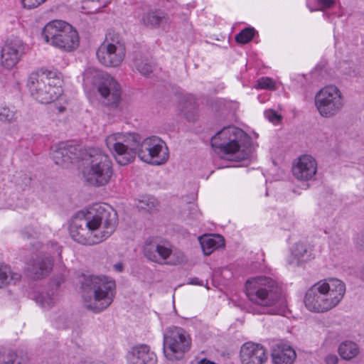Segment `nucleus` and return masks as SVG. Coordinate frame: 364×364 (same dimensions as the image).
Segmentation results:
<instances>
[{
  "label": "nucleus",
  "instance_id": "1",
  "mask_svg": "<svg viewBox=\"0 0 364 364\" xmlns=\"http://www.w3.org/2000/svg\"><path fill=\"white\" fill-rule=\"evenodd\" d=\"M117 213L109 207L95 204L78 212L69 228L71 237L83 245H94L108 238L115 230Z\"/></svg>",
  "mask_w": 364,
  "mask_h": 364
},
{
  "label": "nucleus",
  "instance_id": "2",
  "mask_svg": "<svg viewBox=\"0 0 364 364\" xmlns=\"http://www.w3.org/2000/svg\"><path fill=\"white\" fill-rule=\"evenodd\" d=\"M245 294L255 306L253 314L283 315L287 311L286 296L277 282L270 277L260 276L247 279Z\"/></svg>",
  "mask_w": 364,
  "mask_h": 364
},
{
  "label": "nucleus",
  "instance_id": "3",
  "mask_svg": "<svg viewBox=\"0 0 364 364\" xmlns=\"http://www.w3.org/2000/svg\"><path fill=\"white\" fill-rule=\"evenodd\" d=\"M85 307L95 313L108 308L113 301L115 282L105 276H85L81 282Z\"/></svg>",
  "mask_w": 364,
  "mask_h": 364
},
{
  "label": "nucleus",
  "instance_id": "4",
  "mask_svg": "<svg viewBox=\"0 0 364 364\" xmlns=\"http://www.w3.org/2000/svg\"><path fill=\"white\" fill-rule=\"evenodd\" d=\"M83 81L86 85L97 86L102 104L108 111L114 114L121 112L122 90L113 77L93 68H88L83 73Z\"/></svg>",
  "mask_w": 364,
  "mask_h": 364
},
{
  "label": "nucleus",
  "instance_id": "5",
  "mask_svg": "<svg viewBox=\"0 0 364 364\" xmlns=\"http://www.w3.org/2000/svg\"><path fill=\"white\" fill-rule=\"evenodd\" d=\"M110 156L100 149H90L85 159L82 174L86 183L94 187L107 185L113 176Z\"/></svg>",
  "mask_w": 364,
  "mask_h": 364
},
{
  "label": "nucleus",
  "instance_id": "6",
  "mask_svg": "<svg viewBox=\"0 0 364 364\" xmlns=\"http://www.w3.org/2000/svg\"><path fill=\"white\" fill-rule=\"evenodd\" d=\"M245 137V134L241 129L230 126L223 128L213 136L210 143L216 151L230 156V160L239 161L247 159L252 153L251 146L242 148L241 141Z\"/></svg>",
  "mask_w": 364,
  "mask_h": 364
},
{
  "label": "nucleus",
  "instance_id": "7",
  "mask_svg": "<svg viewBox=\"0 0 364 364\" xmlns=\"http://www.w3.org/2000/svg\"><path fill=\"white\" fill-rule=\"evenodd\" d=\"M45 41L63 51L71 52L77 48L80 38L77 31L69 23L61 20L48 22L42 31Z\"/></svg>",
  "mask_w": 364,
  "mask_h": 364
},
{
  "label": "nucleus",
  "instance_id": "8",
  "mask_svg": "<svg viewBox=\"0 0 364 364\" xmlns=\"http://www.w3.org/2000/svg\"><path fill=\"white\" fill-rule=\"evenodd\" d=\"M31 95L42 104L50 103L62 94L61 80L53 76V73H32L27 82Z\"/></svg>",
  "mask_w": 364,
  "mask_h": 364
},
{
  "label": "nucleus",
  "instance_id": "9",
  "mask_svg": "<svg viewBox=\"0 0 364 364\" xmlns=\"http://www.w3.org/2000/svg\"><path fill=\"white\" fill-rule=\"evenodd\" d=\"M140 136L136 133L117 132L108 135L105 139L106 146L116 162L120 166L127 165L135 159L137 155V145Z\"/></svg>",
  "mask_w": 364,
  "mask_h": 364
},
{
  "label": "nucleus",
  "instance_id": "10",
  "mask_svg": "<svg viewBox=\"0 0 364 364\" xmlns=\"http://www.w3.org/2000/svg\"><path fill=\"white\" fill-rule=\"evenodd\" d=\"M192 340L190 334L178 326L168 328L164 334V353L171 361L182 359L191 348Z\"/></svg>",
  "mask_w": 364,
  "mask_h": 364
},
{
  "label": "nucleus",
  "instance_id": "11",
  "mask_svg": "<svg viewBox=\"0 0 364 364\" xmlns=\"http://www.w3.org/2000/svg\"><path fill=\"white\" fill-rule=\"evenodd\" d=\"M144 256L159 264L178 265L185 260L183 253L173 250L171 244L166 240H147L144 246Z\"/></svg>",
  "mask_w": 364,
  "mask_h": 364
},
{
  "label": "nucleus",
  "instance_id": "12",
  "mask_svg": "<svg viewBox=\"0 0 364 364\" xmlns=\"http://www.w3.org/2000/svg\"><path fill=\"white\" fill-rule=\"evenodd\" d=\"M137 156L141 161L154 166L164 164L169 157L166 143L156 136L140 140L137 145Z\"/></svg>",
  "mask_w": 364,
  "mask_h": 364
},
{
  "label": "nucleus",
  "instance_id": "13",
  "mask_svg": "<svg viewBox=\"0 0 364 364\" xmlns=\"http://www.w3.org/2000/svg\"><path fill=\"white\" fill-rule=\"evenodd\" d=\"M315 106L322 117L329 118L335 116L343 106L341 91L334 85L322 88L315 96Z\"/></svg>",
  "mask_w": 364,
  "mask_h": 364
},
{
  "label": "nucleus",
  "instance_id": "14",
  "mask_svg": "<svg viewBox=\"0 0 364 364\" xmlns=\"http://www.w3.org/2000/svg\"><path fill=\"white\" fill-rule=\"evenodd\" d=\"M321 282L328 311L341 302L346 292V285L341 280L335 278L321 280Z\"/></svg>",
  "mask_w": 364,
  "mask_h": 364
},
{
  "label": "nucleus",
  "instance_id": "15",
  "mask_svg": "<svg viewBox=\"0 0 364 364\" xmlns=\"http://www.w3.org/2000/svg\"><path fill=\"white\" fill-rule=\"evenodd\" d=\"M126 53V48L111 46L109 45H100L97 50L96 55L99 62L109 68L119 66L123 62Z\"/></svg>",
  "mask_w": 364,
  "mask_h": 364
},
{
  "label": "nucleus",
  "instance_id": "16",
  "mask_svg": "<svg viewBox=\"0 0 364 364\" xmlns=\"http://www.w3.org/2000/svg\"><path fill=\"white\" fill-rule=\"evenodd\" d=\"M23 46L18 38L10 39L6 41L1 48V63L6 69H11L19 61Z\"/></svg>",
  "mask_w": 364,
  "mask_h": 364
},
{
  "label": "nucleus",
  "instance_id": "17",
  "mask_svg": "<svg viewBox=\"0 0 364 364\" xmlns=\"http://www.w3.org/2000/svg\"><path fill=\"white\" fill-rule=\"evenodd\" d=\"M321 280L314 284L306 293L304 304L311 311L325 312L328 311Z\"/></svg>",
  "mask_w": 364,
  "mask_h": 364
},
{
  "label": "nucleus",
  "instance_id": "18",
  "mask_svg": "<svg viewBox=\"0 0 364 364\" xmlns=\"http://www.w3.org/2000/svg\"><path fill=\"white\" fill-rule=\"evenodd\" d=\"M240 356L242 364H264L267 360L264 348L252 342H247L242 346Z\"/></svg>",
  "mask_w": 364,
  "mask_h": 364
},
{
  "label": "nucleus",
  "instance_id": "19",
  "mask_svg": "<svg viewBox=\"0 0 364 364\" xmlns=\"http://www.w3.org/2000/svg\"><path fill=\"white\" fill-rule=\"evenodd\" d=\"M78 148L63 143L52 148L51 156L55 164L63 167H67L79 159Z\"/></svg>",
  "mask_w": 364,
  "mask_h": 364
},
{
  "label": "nucleus",
  "instance_id": "20",
  "mask_svg": "<svg viewBox=\"0 0 364 364\" xmlns=\"http://www.w3.org/2000/svg\"><path fill=\"white\" fill-rule=\"evenodd\" d=\"M317 163L309 155L300 156L292 167V173L296 178L300 181L311 180L316 173Z\"/></svg>",
  "mask_w": 364,
  "mask_h": 364
},
{
  "label": "nucleus",
  "instance_id": "21",
  "mask_svg": "<svg viewBox=\"0 0 364 364\" xmlns=\"http://www.w3.org/2000/svg\"><path fill=\"white\" fill-rule=\"evenodd\" d=\"M53 266V261L50 257L41 255L28 264L27 270L33 279H39L48 275Z\"/></svg>",
  "mask_w": 364,
  "mask_h": 364
},
{
  "label": "nucleus",
  "instance_id": "22",
  "mask_svg": "<svg viewBox=\"0 0 364 364\" xmlns=\"http://www.w3.org/2000/svg\"><path fill=\"white\" fill-rule=\"evenodd\" d=\"M128 364H156V356L145 344L135 346L128 353Z\"/></svg>",
  "mask_w": 364,
  "mask_h": 364
},
{
  "label": "nucleus",
  "instance_id": "23",
  "mask_svg": "<svg viewBox=\"0 0 364 364\" xmlns=\"http://www.w3.org/2000/svg\"><path fill=\"white\" fill-rule=\"evenodd\" d=\"M291 255L296 265H301L315 258L314 246L307 241H299L292 247Z\"/></svg>",
  "mask_w": 364,
  "mask_h": 364
},
{
  "label": "nucleus",
  "instance_id": "24",
  "mask_svg": "<svg viewBox=\"0 0 364 364\" xmlns=\"http://www.w3.org/2000/svg\"><path fill=\"white\" fill-rule=\"evenodd\" d=\"M141 23L151 28L164 27L170 23V18L167 13L161 9H150L144 13Z\"/></svg>",
  "mask_w": 364,
  "mask_h": 364
},
{
  "label": "nucleus",
  "instance_id": "25",
  "mask_svg": "<svg viewBox=\"0 0 364 364\" xmlns=\"http://www.w3.org/2000/svg\"><path fill=\"white\" fill-rule=\"evenodd\" d=\"M271 355L273 364H293L296 358L294 350L284 344L274 345Z\"/></svg>",
  "mask_w": 364,
  "mask_h": 364
},
{
  "label": "nucleus",
  "instance_id": "26",
  "mask_svg": "<svg viewBox=\"0 0 364 364\" xmlns=\"http://www.w3.org/2000/svg\"><path fill=\"white\" fill-rule=\"evenodd\" d=\"M199 242L205 255H210L215 250L225 246L224 238L220 235H203L199 237Z\"/></svg>",
  "mask_w": 364,
  "mask_h": 364
},
{
  "label": "nucleus",
  "instance_id": "27",
  "mask_svg": "<svg viewBox=\"0 0 364 364\" xmlns=\"http://www.w3.org/2000/svg\"><path fill=\"white\" fill-rule=\"evenodd\" d=\"M26 353L14 350H0V364H28Z\"/></svg>",
  "mask_w": 364,
  "mask_h": 364
},
{
  "label": "nucleus",
  "instance_id": "28",
  "mask_svg": "<svg viewBox=\"0 0 364 364\" xmlns=\"http://www.w3.org/2000/svg\"><path fill=\"white\" fill-rule=\"evenodd\" d=\"M21 277L20 274L13 272L8 265L0 264V289L15 284Z\"/></svg>",
  "mask_w": 364,
  "mask_h": 364
},
{
  "label": "nucleus",
  "instance_id": "29",
  "mask_svg": "<svg viewBox=\"0 0 364 364\" xmlns=\"http://www.w3.org/2000/svg\"><path fill=\"white\" fill-rule=\"evenodd\" d=\"M181 112L189 121L196 119V102L192 96L184 97L181 102Z\"/></svg>",
  "mask_w": 364,
  "mask_h": 364
},
{
  "label": "nucleus",
  "instance_id": "30",
  "mask_svg": "<svg viewBox=\"0 0 364 364\" xmlns=\"http://www.w3.org/2000/svg\"><path fill=\"white\" fill-rule=\"evenodd\" d=\"M358 346L353 341H344L338 347V353L344 360H351L359 354Z\"/></svg>",
  "mask_w": 364,
  "mask_h": 364
},
{
  "label": "nucleus",
  "instance_id": "31",
  "mask_svg": "<svg viewBox=\"0 0 364 364\" xmlns=\"http://www.w3.org/2000/svg\"><path fill=\"white\" fill-rule=\"evenodd\" d=\"M134 67L141 75H149L153 71L150 60L140 54H136L134 59Z\"/></svg>",
  "mask_w": 364,
  "mask_h": 364
},
{
  "label": "nucleus",
  "instance_id": "32",
  "mask_svg": "<svg viewBox=\"0 0 364 364\" xmlns=\"http://www.w3.org/2000/svg\"><path fill=\"white\" fill-rule=\"evenodd\" d=\"M101 45L111 46L114 47H120L126 48L122 38L118 33L109 31L105 36L104 42Z\"/></svg>",
  "mask_w": 364,
  "mask_h": 364
},
{
  "label": "nucleus",
  "instance_id": "33",
  "mask_svg": "<svg viewBox=\"0 0 364 364\" xmlns=\"http://www.w3.org/2000/svg\"><path fill=\"white\" fill-rule=\"evenodd\" d=\"M158 201L154 198L144 197L137 203L138 208L151 213L156 209Z\"/></svg>",
  "mask_w": 364,
  "mask_h": 364
},
{
  "label": "nucleus",
  "instance_id": "34",
  "mask_svg": "<svg viewBox=\"0 0 364 364\" xmlns=\"http://www.w3.org/2000/svg\"><path fill=\"white\" fill-rule=\"evenodd\" d=\"M36 301L43 308H50L55 303L56 297L53 292L51 294L42 292L37 296Z\"/></svg>",
  "mask_w": 364,
  "mask_h": 364
},
{
  "label": "nucleus",
  "instance_id": "35",
  "mask_svg": "<svg viewBox=\"0 0 364 364\" xmlns=\"http://www.w3.org/2000/svg\"><path fill=\"white\" fill-rule=\"evenodd\" d=\"M255 33L254 28H246L235 36V41L241 44L247 43L253 38Z\"/></svg>",
  "mask_w": 364,
  "mask_h": 364
},
{
  "label": "nucleus",
  "instance_id": "36",
  "mask_svg": "<svg viewBox=\"0 0 364 364\" xmlns=\"http://www.w3.org/2000/svg\"><path fill=\"white\" fill-rule=\"evenodd\" d=\"M257 87L259 89L274 90V81L268 77H262L257 80Z\"/></svg>",
  "mask_w": 364,
  "mask_h": 364
},
{
  "label": "nucleus",
  "instance_id": "37",
  "mask_svg": "<svg viewBox=\"0 0 364 364\" xmlns=\"http://www.w3.org/2000/svg\"><path fill=\"white\" fill-rule=\"evenodd\" d=\"M46 0H21L23 7L27 9H33L38 7Z\"/></svg>",
  "mask_w": 364,
  "mask_h": 364
},
{
  "label": "nucleus",
  "instance_id": "38",
  "mask_svg": "<svg viewBox=\"0 0 364 364\" xmlns=\"http://www.w3.org/2000/svg\"><path fill=\"white\" fill-rule=\"evenodd\" d=\"M264 115L272 122H278L281 119V117L274 110L266 111Z\"/></svg>",
  "mask_w": 364,
  "mask_h": 364
},
{
  "label": "nucleus",
  "instance_id": "39",
  "mask_svg": "<svg viewBox=\"0 0 364 364\" xmlns=\"http://www.w3.org/2000/svg\"><path fill=\"white\" fill-rule=\"evenodd\" d=\"M318 1L321 6V10L329 9L332 7L336 3V0H318Z\"/></svg>",
  "mask_w": 364,
  "mask_h": 364
},
{
  "label": "nucleus",
  "instance_id": "40",
  "mask_svg": "<svg viewBox=\"0 0 364 364\" xmlns=\"http://www.w3.org/2000/svg\"><path fill=\"white\" fill-rule=\"evenodd\" d=\"M338 358L336 355L329 354L325 358V362L326 364H337Z\"/></svg>",
  "mask_w": 364,
  "mask_h": 364
},
{
  "label": "nucleus",
  "instance_id": "41",
  "mask_svg": "<svg viewBox=\"0 0 364 364\" xmlns=\"http://www.w3.org/2000/svg\"><path fill=\"white\" fill-rule=\"evenodd\" d=\"M358 244L360 246L361 250H363L364 252V235H363L361 237V238L360 239V241L358 242ZM360 274H361V278L364 281V263H363V266Z\"/></svg>",
  "mask_w": 364,
  "mask_h": 364
},
{
  "label": "nucleus",
  "instance_id": "42",
  "mask_svg": "<svg viewBox=\"0 0 364 364\" xmlns=\"http://www.w3.org/2000/svg\"><path fill=\"white\" fill-rule=\"evenodd\" d=\"M188 284H193V285H199V286H203V281H200L198 277L190 278L188 282Z\"/></svg>",
  "mask_w": 364,
  "mask_h": 364
},
{
  "label": "nucleus",
  "instance_id": "43",
  "mask_svg": "<svg viewBox=\"0 0 364 364\" xmlns=\"http://www.w3.org/2000/svg\"><path fill=\"white\" fill-rule=\"evenodd\" d=\"M114 268L118 272H122L123 269V265L122 263H117L114 265Z\"/></svg>",
  "mask_w": 364,
  "mask_h": 364
},
{
  "label": "nucleus",
  "instance_id": "44",
  "mask_svg": "<svg viewBox=\"0 0 364 364\" xmlns=\"http://www.w3.org/2000/svg\"><path fill=\"white\" fill-rule=\"evenodd\" d=\"M23 237L29 238L31 237V235H27L26 233H23Z\"/></svg>",
  "mask_w": 364,
  "mask_h": 364
},
{
  "label": "nucleus",
  "instance_id": "45",
  "mask_svg": "<svg viewBox=\"0 0 364 364\" xmlns=\"http://www.w3.org/2000/svg\"><path fill=\"white\" fill-rule=\"evenodd\" d=\"M3 117H4V114H3V113H2V112H1V113H0V119H1V120H4Z\"/></svg>",
  "mask_w": 364,
  "mask_h": 364
}]
</instances>
